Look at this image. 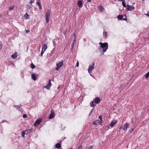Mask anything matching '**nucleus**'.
<instances>
[{"label":"nucleus","mask_w":149,"mask_h":149,"mask_svg":"<svg viewBox=\"0 0 149 149\" xmlns=\"http://www.w3.org/2000/svg\"><path fill=\"white\" fill-rule=\"evenodd\" d=\"M99 118L100 119V121L101 122L102 121V116L101 115H100L99 116Z\"/></svg>","instance_id":"nucleus-33"},{"label":"nucleus","mask_w":149,"mask_h":149,"mask_svg":"<svg viewBox=\"0 0 149 149\" xmlns=\"http://www.w3.org/2000/svg\"><path fill=\"white\" fill-rule=\"evenodd\" d=\"M51 86L49 85H48V84H47L46 86H44V88H46L48 90H49L50 89Z\"/></svg>","instance_id":"nucleus-22"},{"label":"nucleus","mask_w":149,"mask_h":149,"mask_svg":"<svg viewBox=\"0 0 149 149\" xmlns=\"http://www.w3.org/2000/svg\"><path fill=\"white\" fill-rule=\"evenodd\" d=\"M125 18H123L122 20H125V21H127V17H126V15H125Z\"/></svg>","instance_id":"nucleus-39"},{"label":"nucleus","mask_w":149,"mask_h":149,"mask_svg":"<svg viewBox=\"0 0 149 149\" xmlns=\"http://www.w3.org/2000/svg\"><path fill=\"white\" fill-rule=\"evenodd\" d=\"M94 102L93 100V101H92L90 103V105L91 107H93L95 106H96V104L95 105L94 104Z\"/></svg>","instance_id":"nucleus-20"},{"label":"nucleus","mask_w":149,"mask_h":149,"mask_svg":"<svg viewBox=\"0 0 149 149\" xmlns=\"http://www.w3.org/2000/svg\"><path fill=\"white\" fill-rule=\"evenodd\" d=\"M94 109V108H93L90 111L89 114V116H90L92 113L93 112V110Z\"/></svg>","instance_id":"nucleus-36"},{"label":"nucleus","mask_w":149,"mask_h":149,"mask_svg":"<svg viewBox=\"0 0 149 149\" xmlns=\"http://www.w3.org/2000/svg\"><path fill=\"white\" fill-rule=\"evenodd\" d=\"M24 16L26 17V19H29V15L27 13H26L25 14Z\"/></svg>","instance_id":"nucleus-27"},{"label":"nucleus","mask_w":149,"mask_h":149,"mask_svg":"<svg viewBox=\"0 0 149 149\" xmlns=\"http://www.w3.org/2000/svg\"><path fill=\"white\" fill-rule=\"evenodd\" d=\"M37 3L38 6L39 5H41L40 1V0H37Z\"/></svg>","instance_id":"nucleus-26"},{"label":"nucleus","mask_w":149,"mask_h":149,"mask_svg":"<svg viewBox=\"0 0 149 149\" xmlns=\"http://www.w3.org/2000/svg\"><path fill=\"white\" fill-rule=\"evenodd\" d=\"M88 2H91V0H87Z\"/></svg>","instance_id":"nucleus-50"},{"label":"nucleus","mask_w":149,"mask_h":149,"mask_svg":"<svg viewBox=\"0 0 149 149\" xmlns=\"http://www.w3.org/2000/svg\"><path fill=\"white\" fill-rule=\"evenodd\" d=\"M26 130H27L29 133H30L33 130L32 128H31L30 129H26Z\"/></svg>","instance_id":"nucleus-23"},{"label":"nucleus","mask_w":149,"mask_h":149,"mask_svg":"<svg viewBox=\"0 0 149 149\" xmlns=\"http://www.w3.org/2000/svg\"><path fill=\"white\" fill-rule=\"evenodd\" d=\"M47 47V45L45 44H44L42 46V50H43L45 52V50H46Z\"/></svg>","instance_id":"nucleus-12"},{"label":"nucleus","mask_w":149,"mask_h":149,"mask_svg":"<svg viewBox=\"0 0 149 149\" xmlns=\"http://www.w3.org/2000/svg\"><path fill=\"white\" fill-rule=\"evenodd\" d=\"M95 63L94 62H92L90 64L88 69V72L90 73L94 69V65Z\"/></svg>","instance_id":"nucleus-2"},{"label":"nucleus","mask_w":149,"mask_h":149,"mask_svg":"<svg viewBox=\"0 0 149 149\" xmlns=\"http://www.w3.org/2000/svg\"><path fill=\"white\" fill-rule=\"evenodd\" d=\"M2 47V44H1L0 45V50H1Z\"/></svg>","instance_id":"nucleus-46"},{"label":"nucleus","mask_w":149,"mask_h":149,"mask_svg":"<svg viewBox=\"0 0 149 149\" xmlns=\"http://www.w3.org/2000/svg\"><path fill=\"white\" fill-rule=\"evenodd\" d=\"M74 42H73L71 44V49H72V50L73 48H74Z\"/></svg>","instance_id":"nucleus-30"},{"label":"nucleus","mask_w":149,"mask_h":149,"mask_svg":"<svg viewBox=\"0 0 149 149\" xmlns=\"http://www.w3.org/2000/svg\"><path fill=\"white\" fill-rule=\"evenodd\" d=\"M39 8L40 9V10H41L42 9V7H41V5H39Z\"/></svg>","instance_id":"nucleus-48"},{"label":"nucleus","mask_w":149,"mask_h":149,"mask_svg":"<svg viewBox=\"0 0 149 149\" xmlns=\"http://www.w3.org/2000/svg\"><path fill=\"white\" fill-rule=\"evenodd\" d=\"M93 101L95 104H98L100 101V98L98 97H96L94 99Z\"/></svg>","instance_id":"nucleus-9"},{"label":"nucleus","mask_w":149,"mask_h":149,"mask_svg":"<svg viewBox=\"0 0 149 149\" xmlns=\"http://www.w3.org/2000/svg\"><path fill=\"white\" fill-rule=\"evenodd\" d=\"M60 68H59V67L57 66L56 68V70H58Z\"/></svg>","instance_id":"nucleus-42"},{"label":"nucleus","mask_w":149,"mask_h":149,"mask_svg":"<svg viewBox=\"0 0 149 149\" xmlns=\"http://www.w3.org/2000/svg\"><path fill=\"white\" fill-rule=\"evenodd\" d=\"M30 32V31L29 30H26V32L27 33H29V32Z\"/></svg>","instance_id":"nucleus-47"},{"label":"nucleus","mask_w":149,"mask_h":149,"mask_svg":"<svg viewBox=\"0 0 149 149\" xmlns=\"http://www.w3.org/2000/svg\"><path fill=\"white\" fill-rule=\"evenodd\" d=\"M17 52H15L12 55L11 57L13 59L16 58L17 57Z\"/></svg>","instance_id":"nucleus-13"},{"label":"nucleus","mask_w":149,"mask_h":149,"mask_svg":"<svg viewBox=\"0 0 149 149\" xmlns=\"http://www.w3.org/2000/svg\"><path fill=\"white\" fill-rule=\"evenodd\" d=\"M99 8L100 11L101 12H103L104 8L102 6H99Z\"/></svg>","instance_id":"nucleus-16"},{"label":"nucleus","mask_w":149,"mask_h":149,"mask_svg":"<svg viewBox=\"0 0 149 149\" xmlns=\"http://www.w3.org/2000/svg\"><path fill=\"white\" fill-rule=\"evenodd\" d=\"M25 133H24V132L22 131V136L23 137H25Z\"/></svg>","instance_id":"nucleus-37"},{"label":"nucleus","mask_w":149,"mask_h":149,"mask_svg":"<svg viewBox=\"0 0 149 149\" xmlns=\"http://www.w3.org/2000/svg\"><path fill=\"white\" fill-rule=\"evenodd\" d=\"M14 6H12L10 7L9 8V10H13L14 8Z\"/></svg>","instance_id":"nucleus-28"},{"label":"nucleus","mask_w":149,"mask_h":149,"mask_svg":"<svg viewBox=\"0 0 149 149\" xmlns=\"http://www.w3.org/2000/svg\"><path fill=\"white\" fill-rule=\"evenodd\" d=\"M42 120V119H40L36 120L34 123V125L35 127L38 126Z\"/></svg>","instance_id":"nucleus-5"},{"label":"nucleus","mask_w":149,"mask_h":149,"mask_svg":"<svg viewBox=\"0 0 149 149\" xmlns=\"http://www.w3.org/2000/svg\"><path fill=\"white\" fill-rule=\"evenodd\" d=\"M53 43L54 46L55 47L56 44L55 41V40H54L53 41Z\"/></svg>","instance_id":"nucleus-34"},{"label":"nucleus","mask_w":149,"mask_h":149,"mask_svg":"<svg viewBox=\"0 0 149 149\" xmlns=\"http://www.w3.org/2000/svg\"><path fill=\"white\" fill-rule=\"evenodd\" d=\"M31 67L32 69H33L35 68V66L33 63H32L31 64Z\"/></svg>","instance_id":"nucleus-21"},{"label":"nucleus","mask_w":149,"mask_h":149,"mask_svg":"<svg viewBox=\"0 0 149 149\" xmlns=\"http://www.w3.org/2000/svg\"><path fill=\"white\" fill-rule=\"evenodd\" d=\"M74 36H75V34H74Z\"/></svg>","instance_id":"nucleus-55"},{"label":"nucleus","mask_w":149,"mask_h":149,"mask_svg":"<svg viewBox=\"0 0 149 149\" xmlns=\"http://www.w3.org/2000/svg\"><path fill=\"white\" fill-rule=\"evenodd\" d=\"M55 147L57 148H59L61 147V145L60 143H57L55 145Z\"/></svg>","instance_id":"nucleus-17"},{"label":"nucleus","mask_w":149,"mask_h":149,"mask_svg":"<svg viewBox=\"0 0 149 149\" xmlns=\"http://www.w3.org/2000/svg\"><path fill=\"white\" fill-rule=\"evenodd\" d=\"M51 80L50 79L49 80L48 83V85H49V86H51L52 84L51 82Z\"/></svg>","instance_id":"nucleus-35"},{"label":"nucleus","mask_w":149,"mask_h":149,"mask_svg":"<svg viewBox=\"0 0 149 149\" xmlns=\"http://www.w3.org/2000/svg\"><path fill=\"white\" fill-rule=\"evenodd\" d=\"M117 17L118 19H119L120 20H122L123 16L122 15H119L117 16Z\"/></svg>","instance_id":"nucleus-18"},{"label":"nucleus","mask_w":149,"mask_h":149,"mask_svg":"<svg viewBox=\"0 0 149 149\" xmlns=\"http://www.w3.org/2000/svg\"><path fill=\"white\" fill-rule=\"evenodd\" d=\"M45 51L42 50L40 55L41 56H42L43 54L44 53Z\"/></svg>","instance_id":"nucleus-40"},{"label":"nucleus","mask_w":149,"mask_h":149,"mask_svg":"<svg viewBox=\"0 0 149 149\" xmlns=\"http://www.w3.org/2000/svg\"><path fill=\"white\" fill-rule=\"evenodd\" d=\"M31 4L30 5V4H29V5H27V8L28 9H30L31 8Z\"/></svg>","instance_id":"nucleus-31"},{"label":"nucleus","mask_w":149,"mask_h":149,"mask_svg":"<svg viewBox=\"0 0 149 149\" xmlns=\"http://www.w3.org/2000/svg\"><path fill=\"white\" fill-rule=\"evenodd\" d=\"M23 118H26L27 117V115L25 114H24L23 116Z\"/></svg>","instance_id":"nucleus-41"},{"label":"nucleus","mask_w":149,"mask_h":149,"mask_svg":"<svg viewBox=\"0 0 149 149\" xmlns=\"http://www.w3.org/2000/svg\"><path fill=\"white\" fill-rule=\"evenodd\" d=\"M93 146H90L89 148H88V149H92L93 148Z\"/></svg>","instance_id":"nucleus-45"},{"label":"nucleus","mask_w":149,"mask_h":149,"mask_svg":"<svg viewBox=\"0 0 149 149\" xmlns=\"http://www.w3.org/2000/svg\"><path fill=\"white\" fill-rule=\"evenodd\" d=\"M103 35L104 38H106L107 36V33L104 30L103 31Z\"/></svg>","instance_id":"nucleus-19"},{"label":"nucleus","mask_w":149,"mask_h":149,"mask_svg":"<svg viewBox=\"0 0 149 149\" xmlns=\"http://www.w3.org/2000/svg\"><path fill=\"white\" fill-rule=\"evenodd\" d=\"M102 123V122H100V120H95L93 123V125H97L98 124L100 125H101Z\"/></svg>","instance_id":"nucleus-8"},{"label":"nucleus","mask_w":149,"mask_h":149,"mask_svg":"<svg viewBox=\"0 0 149 149\" xmlns=\"http://www.w3.org/2000/svg\"><path fill=\"white\" fill-rule=\"evenodd\" d=\"M99 44L100 45V47L102 49L101 50V48L100 49V52L102 54L103 53L106 51L108 48V44L107 42H105L104 43L100 42Z\"/></svg>","instance_id":"nucleus-1"},{"label":"nucleus","mask_w":149,"mask_h":149,"mask_svg":"<svg viewBox=\"0 0 149 149\" xmlns=\"http://www.w3.org/2000/svg\"><path fill=\"white\" fill-rule=\"evenodd\" d=\"M134 129L133 128H131L129 131V133H131L132 132Z\"/></svg>","instance_id":"nucleus-29"},{"label":"nucleus","mask_w":149,"mask_h":149,"mask_svg":"<svg viewBox=\"0 0 149 149\" xmlns=\"http://www.w3.org/2000/svg\"><path fill=\"white\" fill-rule=\"evenodd\" d=\"M50 11L49 10H48L46 13L45 15L46 19V22L48 23L49 20V16L50 15Z\"/></svg>","instance_id":"nucleus-3"},{"label":"nucleus","mask_w":149,"mask_h":149,"mask_svg":"<svg viewBox=\"0 0 149 149\" xmlns=\"http://www.w3.org/2000/svg\"><path fill=\"white\" fill-rule=\"evenodd\" d=\"M15 107L17 108V109H20L21 107V105H15L14 106Z\"/></svg>","instance_id":"nucleus-24"},{"label":"nucleus","mask_w":149,"mask_h":149,"mask_svg":"<svg viewBox=\"0 0 149 149\" xmlns=\"http://www.w3.org/2000/svg\"><path fill=\"white\" fill-rule=\"evenodd\" d=\"M82 146L81 145L79 146L77 149H81V148Z\"/></svg>","instance_id":"nucleus-43"},{"label":"nucleus","mask_w":149,"mask_h":149,"mask_svg":"<svg viewBox=\"0 0 149 149\" xmlns=\"http://www.w3.org/2000/svg\"><path fill=\"white\" fill-rule=\"evenodd\" d=\"M79 65V63L78 61H77V62L76 63V66L77 67H78Z\"/></svg>","instance_id":"nucleus-44"},{"label":"nucleus","mask_w":149,"mask_h":149,"mask_svg":"<svg viewBox=\"0 0 149 149\" xmlns=\"http://www.w3.org/2000/svg\"><path fill=\"white\" fill-rule=\"evenodd\" d=\"M34 0H33V1H30L29 2V3H30L31 6L32 5V3H34Z\"/></svg>","instance_id":"nucleus-38"},{"label":"nucleus","mask_w":149,"mask_h":149,"mask_svg":"<svg viewBox=\"0 0 149 149\" xmlns=\"http://www.w3.org/2000/svg\"><path fill=\"white\" fill-rule=\"evenodd\" d=\"M145 77L146 78H148V77H149V72L145 74Z\"/></svg>","instance_id":"nucleus-25"},{"label":"nucleus","mask_w":149,"mask_h":149,"mask_svg":"<svg viewBox=\"0 0 149 149\" xmlns=\"http://www.w3.org/2000/svg\"><path fill=\"white\" fill-rule=\"evenodd\" d=\"M51 113L49 116V119H52L55 117V115L54 112L52 110H51Z\"/></svg>","instance_id":"nucleus-7"},{"label":"nucleus","mask_w":149,"mask_h":149,"mask_svg":"<svg viewBox=\"0 0 149 149\" xmlns=\"http://www.w3.org/2000/svg\"><path fill=\"white\" fill-rule=\"evenodd\" d=\"M30 0V1H33V0Z\"/></svg>","instance_id":"nucleus-56"},{"label":"nucleus","mask_w":149,"mask_h":149,"mask_svg":"<svg viewBox=\"0 0 149 149\" xmlns=\"http://www.w3.org/2000/svg\"><path fill=\"white\" fill-rule=\"evenodd\" d=\"M77 5L78 6L79 8H81L83 6L82 1L80 0L78 1L77 2Z\"/></svg>","instance_id":"nucleus-10"},{"label":"nucleus","mask_w":149,"mask_h":149,"mask_svg":"<svg viewBox=\"0 0 149 149\" xmlns=\"http://www.w3.org/2000/svg\"><path fill=\"white\" fill-rule=\"evenodd\" d=\"M117 122V121L116 120H113L111 121L110 125L111 127H113L114 125L116 124Z\"/></svg>","instance_id":"nucleus-11"},{"label":"nucleus","mask_w":149,"mask_h":149,"mask_svg":"<svg viewBox=\"0 0 149 149\" xmlns=\"http://www.w3.org/2000/svg\"><path fill=\"white\" fill-rule=\"evenodd\" d=\"M75 42V40H73V42Z\"/></svg>","instance_id":"nucleus-52"},{"label":"nucleus","mask_w":149,"mask_h":149,"mask_svg":"<svg viewBox=\"0 0 149 149\" xmlns=\"http://www.w3.org/2000/svg\"><path fill=\"white\" fill-rule=\"evenodd\" d=\"M59 87H60V86H58V89H59Z\"/></svg>","instance_id":"nucleus-51"},{"label":"nucleus","mask_w":149,"mask_h":149,"mask_svg":"<svg viewBox=\"0 0 149 149\" xmlns=\"http://www.w3.org/2000/svg\"><path fill=\"white\" fill-rule=\"evenodd\" d=\"M70 149H73L72 148H70Z\"/></svg>","instance_id":"nucleus-57"},{"label":"nucleus","mask_w":149,"mask_h":149,"mask_svg":"<svg viewBox=\"0 0 149 149\" xmlns=\"http://www.w3.org/2000/svg\"><path fill=\"white\" fill-rule=\"evenodd\" d=\"M31 78L34 81L36 80L37 78L36 77V76L35 74L34 73H33V74L31 75Z\"/></svg>","instance_id":"nucleus-14"},{"label":"nucleus","mask_w":149,"mask_h":149,"mask_svg":"<svg viewBox=\"0 0 149 149\" xmlns=\"http://www.w3.org/2000/svg\"><path fill=\"white\" fill-rule=\"evenodd\" d=\"M127 8L126 9L127 11H132L135 8L133 6H130L128 4L127 5Z\"/></svg>","instance_id":"nucleus-4"},{"label":"nucleus","mask_w":149,"mask_h":149,"mask_svg":"<svg viewBox=\"0 0 149 149\" xmlns=\"http://www.w3.org/2000/svg\"><path fill=\"white\" fill-rule=\"evenodd\" d=\"M146 15L148 16V17H149V11L148 12V13L146 14Z\"/></svg>","instance_id":"nucleus-49"},{"label":"nucleus","mask_w":149,"mask_h":149,"mask_svg":"<svg viewBox=\"0 0 149 149\" xmlns=\"http://www.w3.org/2000/svg\"><path fill=\"white\" fill-rule=\"evenodd\" d=\"M129 125V124L127 123L125 124L123 126H121L120 127V129L124 130H126Z\"/></svg>","instance_id":"nucleus-6"},{"label":"nucleus","mask_w":149,"mask_h":149,"mask_svg":"<svg viewBox=\"0 0 149 149\" xmlns=\"http://www.w3.org/2000/svg\"><path fill=\"white\" fill-rule=\"evenodd\" d=\"M1 15L0 14V17H1Z\"/></svg>","instance_id":"nucleus-53"},{"label":"nucleus","mask_w":149,"mask_h":149,"mask_svg":"<svg viewBox=\"0 0 149 149\" xmlns=\"http://www.w3.org/2000/svg\"><path fill=\"white\" fill-rule=\"evenodd\" d=\"M23 132H24V133H25V134H29L27 130H24L23 131Z\"/></svg>","instance_id":"nucleus-32"},{"label":"nucleus","mask_w":149,"mask_h":149,"mask_svg":"<svg viewBox=\"0 0 149 149\" xmlns=\"http://www.w3.org/2000/svg\"><path fill=\"white\" fill-rule=\"evenodd\" d=\"M63 62L62 61L59 62V63L57 64V66H58L60 68L63 65Z\"/></svg>","instance_id":"nucleus-15"},{"label":"nucleus","mask_w":149,"mask_h":149,"mask_svg":"<svg viewBox=\"0 0 149 149\" xmlns=\"http://www.w3.org/2000/svg\"><path fill=\"white\" fill-rule=\"evenodd\" d=\"M117 0H114V1H116Z\"/></svg>","instance_id":"nucleus-54"}]
</instances>
